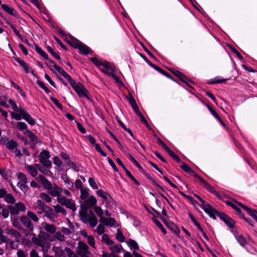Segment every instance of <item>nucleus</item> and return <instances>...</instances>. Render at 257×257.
<instances>
[{"label": "nucleus", "instance_id": "1", "mask_svg": "<svg viewBox=\"0 0 257 257\" xmlns=\"http://www.w3.org/2000/svg\"><path fill=\"white\" fill-rule=\"evenodd\" d=\"M90 61L94 65L98 67L102 72L107 75L110 78L115 81L120 80V71L114 64L107 61L101 62L95 57L91 58Z\"/></svg>", "mask_w": 257, "mask_h": 257}, {"label": "nucleus", "instance_id": "2", "mask_svg": "<svg viewBox=\"0 0 257 257\" xmlns=\"http://www.w3.org/2000/svg\"><path fill=\"white\" fill-rule=\"evenodd\" d=\"M79 216L80 219L84 223H89V225L92 227H95L97 224V219L92 210H89L88 211V209H86V214L82 215L83 217H82L81 215L80 211L79 212Z\"/></svg>", "mask_w": 257, "mask_h": 257}, {"label": "nucleus", "instance_id": "3", "mask_svg": "<svg viewBox=\"0 0 257 257\" xmlns=\"http://www.w3.org/2000/svg\"><path fill=\"white\" fill-rule=\"evenodd\" d=\"M74 88L75 92L80 97H85L87 99L90 100L88 94V91L79 82L77 81H68Z\"/></svg>", "mask_w": 257, "mask_h": 257}, {"label": "nucleus", "instance_id": "4", "mask_svg": "<svg viewBox=\"0 0 257 257\" xmlns=\"http://www.w3.org/2000/svg\"><path fill=\"white\" fill-rule=\"evenodd\" d=\"M97 200L95 197L92 195L90 196L87 199L83 201V203L80 205V213L82 215L86 214V210L89 208H92L96 204Z\"/></svg>", "mask_w": 257, "mask_h": 257}, {"label": "nucleus", "instance_id": "5", "mask_svg": "<svg viewBox=\"0 0 257 257\" xmlns=\"http://www.w3.org/2000/svg\"><path fill=\"white\" fill-rule=\"evenodd\" d=\"M57 201L62 205L65 206L67 208L71 209L73 211L76 210L74 202L72 201V199H66L65 196L62 195L58 196Z\"/></svg>", "mask_w": 257, "mask_h": 257}, {"label": "nucleus", "instance_id": "6", "mask_svg": "<svg viewBox=\"0 0 257 257\" xmlns=\"http://www.w3.org/2000/svg\"><path fill=\"white\" fill-rule=\"evenodd\" d=\"M47 66L52 70H53V68H54L60 75L66 79L67 80H72L70 75H69L61 67L57 65L53 60H50L49 63H47Z\"/></svg>", "mask_w": 257, "mask_h": 257}, {"label": "nucleus", "instance_id": "7", "mask_svg": "<svg viewBox=\"0 0 257 257\" xmlns=\"http://www.w3.org/2000/svg\"><path fill=\"white\" fill-rule=\"evenodd\" d=\"M88 248V246L85 242L79 241L76 253L81 257H88L89 255L91 254Z\"/></svg>", "mask_w": 257, "mask_h": 257}, {"label": "nucleus", "instance_id": "8", "mask_svg": "<svg viewBox=\"0 0 257 257\" xmlns=\"http://www.w3.org/2000/svg\"><path fill=\"white\" fill-rule=\"evenodd\" d=\"M64 41L74 49H78L82 43L71 35H69L68 37L64 38Z\"/></svg>", "mask_w": 257, "mask_h": 257}, {"label": "nucleus", "instance_id": "9", "mask_svg": "<svg viewBox=\"0 0 257 257\" xmlns=\"http://www.w3.org/2000/svg\"><path fill=\"white\" fill-rule=\"evenodd\" d=\"M233 201L235 202L239 206L241 207L244 210H245L248 214L251 216L253 219H254L257 222V211L252 209L249 207H248L246 205L242 204L241 203L237 201L236 200H235L234 199H232Z\"/></svg>", "mask_w": 257, "mask_h": 257}, {"label": "nucleus", "instance_id": "10", "mask_svg": "<svg viewBox=\"0 0 257 257\" xmlns=\"http://www.w3.org/2000/svg\"><path fill=\"white\" fill-rule=\"evenodd\" d=\"M14 59L15 61L18 62L20 65L24 68L26 73H31L36 77V78H37V75L34 73V71L32 69L29 68L28 65L24 60H22L18 57H14Z\"/></svg>", "mask_w": 257, "mask_h": 257}, {"label": "nucleus", "instance_id": "11", "mask_svg": "<svg viewBox=\"0 0 257 257\" xmlns=\"http://www.w3.org/2000/svg\"><path fill=\"white\" fill-rule=\"evenodd\" d=\"M204 207L205 208L203 209L204 211L207 213L210 217L213 219H216V215L218 216L219 212L216 209L213 208L210 204L205 205Z\"/></svg>", "mask_w": 257, "mask_h": 257}, {"label": "nucleus", "instance_id": "12", "mask_svg": "<svg viewBox=\"0 0 257 257\" xmlns=\"http://www.w3.org/2000/svg\"><path fill=\"white\" fill-rule=\"evenodd\" d=\"M19 113L22 117L30 125H34L36 123L35 120L23 108H20L19 110Z\"/></svg>", "mask_w": 257, "mask_h": 257}, {"label": "nucleus", "instance_id": "13", "mask_svg": "<svg viewBox=\"0 0 257 257\" xmlns=\"http://www.w3.org/2000/svg\"><path fill=\"white\" fill-rule=\"evenodd\" d=\"M36 179L41 183L46 189L48 190L52 189V185L51 182L49 181L43 175H39L36 178Z\"/></svg>", "mask_w": 257, "mask_h": 257}, {"label": "nucleus", "instance_id": "14", "mask_svg": "<svg viewBox=\"0 0 257 257\" xmlns=\"http://www.w3.org/2000/svg\"><path fill=\"white\" fill-rule=\"evenodd\" d=\"M78 49L79 50V53L83 55L92 54L93 53L92 50L83 43H81Z\"/></svg>", "mask_w": 257, "mask_h": 257}, {"label": "nucleus", "instance_id": "15", "mask_svg": "<svg viewBox=\"0 0 257 257\" xmlns=\"http://www.w3.org/2000/svg\"><path fill=\"white\" fill-rule=\"evenodd\" d=\"M21 221L26 227L29 228L31 231L33 230L34 227L31 221L28 217L24 215L22 216L21 217Z\"/></svg>", "mask_w": 257, "mask_h": 257}, {"label": "nucleus", "instance_id": "16", "mask_svg": "<svg viewBox=\"0 0 257 257\" xmlns=\"http://www.w3.org/2000/svg\"><path fill=\"white\" fill-rule=\"evenodd\" d=\"M170 71L175 75L179 80H191L185 74L175 69H170Z\"/></svg>", "mask_w": 257, "mask_h": 257}, {"label": "nucleus", "instance_id": "17", "mask_svg": "<svg viewBox=\"0 0 257 257\" xmlns=\"http://www.w3.org/2000/svg\"><path fill=\"white\" fill-rule=\"evenodd\" d=\"M52 250L55 253V257H67L66 250H63L60 247L54 246L52 247Z\"/></svg>", "mask_w": 257, "mask_h": 257}, {"label": "nucleus", "instance_id": "18", "mask_svg": "<svg viewBox=\"0 0 257 257\" xmlns=\"http://www.w3.org/2000/svg\"><path fill=\"white\" fill-rule=\"evenodd\" d=\"M2 9L7 13L11 15L14 16L15 17H18L19 15L17 11L13 9V8L10 7L9 6L6 5V4H2Z\"/></svg>", "mask_w": 257, "mask_h": 257}, {"label": "nucleus", "instance_id": "19", "mask_svg": "<svg viewBox=\"0 0 257 257\" xmlns=\"http://www.w3.org/2000/svg\"><path fill=\"white\" fill-rule=\"evenodd\" d=\"M35 50L36 52L38 53V54H39L41 56L43 57L45 60H47L48 61V62L46 63L47 64V63H49V60L51 59L49 58L48 55L37 45L35 44Z\"/></svg>", "mask_w": 257, "mask_h": 257}, {"label": "nucleus", "instance_id": "20", "mask_svg": "<svg viewBox=\"0 0 257 257\" xmlns=\"http://www.w3.org/2000/svg\"><path fill=\"white\" fill-rule=\"evenodd\" d=\"M180 167L186 173H190L191 175H193L196 178L198 176L194 171H193L187 164L184 162H181Z\"/></svg>", "mask_w": 257, "mask_h": 257}, {"label": "nucleus", "instance_id": "21", "mask_svg": "<svg viewBox=\"0 0 257 257\" xmlns=\"http://www.w3.org/2000/svg\"><path fill=\"white\" fill-rule=\"evenodd\" d=\"M43 226L46 231L51 234H53L55 232H56V227L54 225L50 224L47 223H44L43 224Z\"/></svg>", "mask_w": 257, "mask_h": 257}, {"label": "nucleus", "instance_id": "22", "mask_svg": "<svg viewBox=\"0 0 257 257\" xmlns=\"http://www.w3.org/2000/svg\"><path fill=\"white\" fill-rule=\"evenodd\" d=\"M167 227L169 229L174 232L177 236H180V229L176 224L171 222L170 223H168V224H167Z\"/></svg>", "mask_w": 257, "mask_h": 257}, {"label": "nucleus", "instance_id": "23", "mask_svg": "<svg viewBox=\"0 0 257 257\" xmlns=\"http://www.w3.org/2000/svg\"><path fill=\"white\" fill-rule=\"evenodd\" d=\"M152 68H153L154 69H155L156 71H157L162 75L166 76L168 78L172 79V80H175L174 79L172 78L171 76L167 72L165 71L161 67H159L158 66L154 65Z\"/></svg>", "mask_w": 257, "mask_h": 257}, {"label": "nucleus", "instance_id": "24", "mask_svg": "<svg viewBox=\"0 0 257 257\" xmlns=\"http://www.w3.org/2000/svg\"><path fill=\"white\" fill-rule=\"evenodd\" d=\"M24 134L29 137L31 143H38L37 137L33 133H32L30 131L26 130L24 132Z\"/></svg>", "mask_w": 257, "mask_h": 257}, {"label": "nucleus", "instance_id": "25", "mask_svg": "<svg viewBox=\"0 0 257 257\" xmlns=\"http://www.w3.org/2000/svg\"><path fill=\"white\" fill-rule=\"evenodd\" d=\"M97 194L99 195L100 197H101L102 198L105 200V201L106 202L107 204H109V203L108 202L107 199H108V196L111 198L110 195L108 194L106 192H105L103 191L102 190H99L97 191Z\"/></svg>", "mask_w": 257, "mask_h": 257}, {"label": "nucleus", "instance_id": "26", "mask_svg": "<svg viewBox=\"0 0 257 257\" xmlns=\"http://www.w3.org/2000/svg\"><path fill=\"white\" fill-rule=\"evenodd\" d=\"M42 210L45 213V216L47 217L50 218L51 216L54 215L53 209L48 205L45 206Z\"/></svg>", "mask_w": 257, "mask_h": 257}, {"label": "nucleus", "instance_id": "27", "mask_svg": "<svg viewBox=\"0 0 257 257\" xmlns=\"http://www.w3.org/2000/svg\"><path fill=\"white\" fill-rule=\"evenodd\" d=\"M128 155L130 160L138 167L140 172L144 175L146 174V171L139 164L137 161L131 154H129Z\"/></svg>", "mask_w": 257, "mask_h": 257}, {"label": "nucleus", "instance_id": "28", "mask_svg": "<svg viewBox=\"0 0 257 257\" xmlns=\"http://www.w3.org/2000/svg\"><path fill=\"white\" fill-rule=\"evenodd\" d=\"M29 173L33 177H35L38 174L37 169L32 165H29L26 167Z\"/></svg>", "mask_w": 257, "mask_h": 257}, {"label": "nucleus", "instance_id": "29", "mask_svg": "<svg viewBox=\"0 0 257 257\" xmlns=\"http://www.w3.org/2000/svg\"><path fill=\"white\" fill-rule=\"evenodd\" d=\"M48 159V158H46L45 157H40L39 161L43 164V165L47 168H49L51 166L52 163Z\"/></svg>", "mask_w": 257, "mask_h": 257}, {"label": "nucleus", "instance_id": "30", "mask_svg": "<svg viewBox=\"0 0 257 257\" xmlns=\"http://www.w3.org/2000/svg\"><path fill=\"white\" fill-rule=\"evenodd\" d=\"M235 238L241 246L244 247L246 244V239L242 235H236Z\"/></svg>", "mask_w": 257, "mask_h": 257}, {"label": "nucleus", "instance_id": "31", "mask_svg": "<svg viewBox=\"0 0 257 257\" xmlns=\"http://www.w3.org/2000/svg\"><path fill=\"white\" fill-rule=\"evenodd\" d=\"M47 51L57 60H61V57L58 53H57L54 51V50L50 47L47 46L46 47Z\"/></svg>", "mask_w": 257, "mask_h": 257}, {"label": "nucleus", "instance_id": "32", "mask_svg": "<svg viewBox=\"0 0 257 257\" xmlns=\"http://www.w3.org/2000/svg\"><path fill=\"white\" fill-rule=\"evenodd\" d=\"M167 153L174 160L176 161L178 163H181V161L180 158L171 149L167 152Z\"/></svg>", "mask_w": 257, "mask_h": 257}, {"label": "nucleus", "instance_id": "33", "mask_svg": "<svg viewBox=\"0 0 257 257\" xmlns=\"http://www.w3.org/2000/svg\"><path fill=\"white\" fill-rule=\"evenodd\" d=\"M208 108L212 114L221 123L222 125L224 126H225V124L224 123V122L222 121V120L221 119L220 116L218 115V114L216 113V112L210 106H208Z\"/></svg>", "mask_w": 257, "mask_h": 257}, {"label": "nucleus", "instance_id": "34", "mask_svg": "<svg viewBox=\"0 0 257 257\" xmlns=\"http://www.w3.org/2000/svg\"><path fill=\"white\" fill-rule=\"evenodd\" d=\"M109 249L113 252L119 253L123 249L122 246L120 244H116L112 245L109 247Z\"/></svg>", "mask_w": 257, "mask_h": 257}, {"label": "nucleus", "instance_id": "35", "mask_svg": "<svg viewBox=\"0 0 257 257\" xmlns=\"http://www.w3.org/2000/svg\"><path fill=\"white\" fill-rule=\"evenodd\" d=\"M4 200L6 202L10 204H14L15 202L14 197L11 194H7L5 197Z\"/></svg>", "mask_w": 257, "mask_h": 257}, {"label": "nucleus", "instance_id": "36", "mask_svg": "<svg viewBox=\"0 0 257 257\" xmlns=\"http://www.w3.org/2000/svg\"><path fill=\"white\" fill-rule=\"evenodd\" d=\"M62 179L64 180L65 183L68 184V185L69 186V189H71L73 187V183L71 181L70 179L68 177H67L66 175L62 176Z\"/></svg>", "mask_w": 257, "mask_h": 257}, {"label": "nucleus", "instance_id": "37", "mask_svg": "<svg viewBox=\"0 0 257 257\" xmlns=\"http://www.w3.org/2000/svg\"><path fill=\"white\" fill-rule=\"evenodd\" d=\"M153 220L154 223L158 226V227L159 228L162 230V231L164 234H166V231L165 229L164 228L163 225L160 223V222L155 217H153Z\"/></svg>", "mask_w": 257, "mask_h": 257}, {"label": "nucleus", "instance_id": "38", "mask_svg": "<svg viewBox=\"0 0 257 257\" xmlns=\"http://www.w3.org/2000/svg\"><path fill=\"white\" fill-rule=\"evenodd\" d=\"M17 146V143L16 141L11 140L7 143V147L9 150H13Z\"/></svg>", "mask_w": 257, "mask_h": 257}, {"label": "nucleus", "instance_id": "39", "mask_svg": "<svg viewBox=\"0 0 257 257\" xmlns=\"http://www.w3.org/2000/svg\"><path fill=\"white\" fill-rule=\"evenodd\" d=\"M116 238L120 242H122L124 241L125 237L123 235L121 231L118 229L116 234Z\"/></svg>", "mask_w": 257, "mask_h": 257}, {"label": "nucleus", "instance_id": "40", "mask_svg": "<svg viewBox=\"0 0 257 257\" xmlns=\"http://www.w3.org/2000/svg\"><path fill=\"white\" fill-rule=\"evenodd\" d=\"M6 23L11 27V28L13 30V32L15 33L19 38L21 37L22 35L20 34L16 28L11 23H10L9 21L6 20Z\"/></svg>", "mask_w": 257, "mask_h": 257}, {"label": "nucleus", "instance_id": "41", "mask_svg": "<svg viewBox=\"0 0 257 257\" xmlns=\"http://www.w3.org/2000/svg\"><path fill=\"white\" fill-rule=\"evenodd\" d=\"M66 163L68 166L72 168L75 171L78 172L79 171L78 167L73 162L71 161L70 159L66 162Z\"/></svg>", "mask_w": 257, "mask_h": 257}, {"label": "nucleus", "instance_id": "42", "mask_svg": "<svg viewBox=\"0 0 257 257\" xmlns=\"http://www.w3.org/2000/svg\"><path fill=\"white\" fill-rule=\"evenodd\" d=\"M128 245L131 249H139V247L137 242L133 239H131L128 242Z\"/></svg>", "mask_w": 257, "mask_h": 257}, {"label": "nucleus", "instance_id": "43", "mask_svg": "<svg viewBox=\"0 0 257 257\" xmlns=\"http://www.w3.org/2000/svg\"><path fill=\"white\" fill-rule=\"evenodd\" d=\"M54 207L57 213L61 212L64 215H66L67 212H66L65 209L64 208L60 206L59 205H58V204L54 206Z\"/></svg>", "mask_w": 257, "mask_h": 257}, {"label": "nucleus", "instance_id": "44", "mask_svg": "<svg viewBox=\"0 0 257 257\" xmlns=\"http://www.w3.org/2000/svg\"><path fill=\"white\" fill-rule=\"evenodd\" d=\"M145 175L150 180H151L153 183L154 184V185H156V186H157L159 188V190L160 191H162L163 192H165V190L164 189L161 187V186H160L157 183V182L151 177V176L147 174V173H146V174H145Z\"/></svg>", "mask_w": 257, "mask_h": 257}, {"label": "nucleus", "instance_id": "45", "mask_svg": "<svg viewBox=\"0 0 257 257\" xmlns=\"http://www.w3.org/2000/svg\"><path fill=\"white\" fill-rule=\"evenodd\" d=\"M8 209H9L10 212L12 215H17L19 213V211L18 210L15 206L9 205Z\"/></svg>", "mask_w": 257, "mask_h": 257}, {"label": "nucleus", "instance_id": "46", "mask_svg": "<svg viewBox=\"0 0 257 257\" xmlns=\"http://www.w3.org/2000/svg\"><path fill=\"white\" fill-rule=\"evenodd\" d=\"M17 126L19 130L23 131L27 130V125L25 122H18Z\"/></svg>", "mask_w": 257, "mask_h": 257}, {"label": "nucleus", "instance_id": "47", "mask_svg": "<svg viewBox=\"0 0 257 257\" xmlns=\"http://www.w3.org/2000/svg\"><path fill=\"white\" fill-rule=\"evenodd\" d=\"M189 217L191 219V220L192 221V222L194 223V224L196 225V226L198 228L200 231H203V229L200 226V225L197 222L195 218L193 217V216L191 214H189Z\"/></svg>", "mask_w": 257, "mask_h": 257}, {"label": "nucleus", "instance_id": "48", "mask_svg": "<svg viewBox=\"0 0 257 257\" xmlns=\"http://www.w3.org/2000/svg\"><path fill=\"white\" fill-rule=\"evenodd\" d=\"M13 225L18 229H21V224L18 219L15 216L12 217Z\"/></svg>", "mask_w": 257, "mask_h": 257}, {"label": "nucleus", "instance_id": "49", "mask_svg": "<svg viewBox=\"0 0 257 257\" xmlns=\"http://www.w3.org/2000/svg\"><path fill=\"white\" fill-rule=\"evenodd\" d=\"M158 143L162 146V148L167 153L170 149L158 137H157Z\"/></svg>", "mask_w": 257, "mask_h": 257}, {"label": "nucleus", "instance_id": "50", "mask_svg": "<svg viewBox=\"0 0 257 257\" xmlns=\"http://www.w3.org/2000/svg\"><path fill=\"white\" fill-rule=\"evenodd\" d=\"M17 186L25 194L28 190V189H29L28 186L27 185H25V184H24V183L23 184L22 183L18 182L17 184Z\"/></svg>", "mask_w": 257, "mask_h": 257}, {"label": "nucleus", "instance_id": "51", "mask_svg": "<svg viewBox=\"0 0 257 257\" xmlns=\"http://www.w3.org/2000/svg\"><path fill=\"white\" fill-rule=\"evenodd\" d=\"M200 182L201 185L206 189L207 188L209 187L210 185L207 183L204 180H203L201 177L198 176L196 178Z\"/></svg>", "mask_w": 257, "mask_h": 257}, {"label": "nucleus", "instance_id": "52", "mask_svg": "<svg viewBox=\"0 0 257 257\" xmlns=\"http://www.w3.org/2000/svg\"><path fill=\"white\" fill-rule=\"evenodd\" d=\"M18 178L22 181L24 184L27 182V177L25 174L23 173H18L17 174Z\"/></svg>", "mask_w": 257, "mask_h": 257}, {"label": "nucleus", "instance_id": "53", "mask_svg": "<svg viewBox=\"0 0 257 257\" xmlns=\"http://www.w3.org/2000/svg\"><path fill=\"white\" fill-rule=\"evenodd\" d=\"M225 203L234 209L237 212V213H241V210L231 202L229 201H226Z\"/></svg>", "mask_w": 257, "mask_h": 257}, {"label": "nucleus", "instance_id": "54", "mask_svg": "<svg viewBox=\"0 0 257 257\" xmlns=\"http://www.w3.org/2000/svg\"><path fill=\"white\" fill-rule=\"evenodd\" d=\"M65 250L68 257H79L69 247H66Z\"/></svg>", "mask_w": 257, "mask_h": 257}, {"label": "nucleus", "instance_id": "55", "mask_svg": "<svg viewBox=\"0 0 257 257\" xmlns=\"http://www.w3.org/2000/svg\"><path fill=\"white\" fill-rule=\"evenodd\" d=\"M94 210L97 216L99 217H101L103 214V211L101 208L99 206H95L94 207Z\"/></svg>", "mask_w": 257, "mask_h": 257}, {"label": "nucleus", "instance_id": "56", "mask_svg": "<svg viewBox=\"0 0 257 257\" xmlns=\"http://www.w3.org/2000/svg\"><path fill=\"white\" fill-rule=\"evenodd\" d=\"M126 175L138 186L140 185V182L137 180L132 175L131 173L127 170L125 172Z\"/></svg>", "mask_w": 257, "mask_h": 257}, {"label": "nucleus", "instance_id": "57", "mask_svg": "<svg viewBox=\"0 0 257 257\" xmlns=\"http://www.w3.org/2000/svg\"><path fill=\"white\" fill-rule=\"evenodd\" d=\"M27 215L29 218L32 219L34 221H38V217L33 212L31 211H28L27 213Z\"/></svg>", "mask_w": 257, "mask_h": 257}, {"label": "nucleus", "instance_id": "58", "mask_svg": "<svg viewBox=\"0 0 257 257\" xmlns=\"http://www.w3.org/2000/svg\"><path fill=\"white\" fill-rule=\"evenodd\" d=\"M40 197L47 202H50L51 201V198L45 193H41Z\"/></svg>", "mask_w": 257, "mask_h": 257}, {"label": "nucleus", "instance_id": "59", "mask_svg": "<svg viewBox=\"0 0 257 257\" xmlns=\"http://www.w3.org/2000/svg\"><path fill=\"white\" fill-rule=\"evenodd\" d=\"M16 207L17 208L18 210L20 212L21 211H24L26 210V207L24 205V204L22 203L19 202L15 204V205Z\"/></svg>", "mask_w": 257, "mask_h": 257}, {"label": "nucleus", "instance_id": "60", "mask_svg": "<svg viewBox=\"0 0 257 257\" xmlns=\"http://www.w3.org/2000/svg\"><path fill=\"white\" fill-rule=\"evenodd\" d=\"M89 195V193L88 191L84 189H81V195H80V198L82 200H85L87 199Z\"/></svg>", "mask_w": 257, "mask_h": 257}, {"label": "nucleus", "instance_id": "61", "mask_svg": "<svg viewBox=\"0 0 257 257\" xmlns=\"http://www.w3.org/2000/svg\"><path fill=\"white\" fill-rule=\"evenodd\" d=\"M7 233L15 236L16 237H19L20 236V232H19L17 230L13 229L8 230Z\"/></svg>", "mask_w": 257, "mask_h": 257}, {"label": "nucleus", "instance_id": "62", "mask_svg": "<svg viewBox=\"0 0 257 257\" xmlns=\"http://www.w3.org/2000/svg\"><path fill=\"white\" fill-rule=\"evenodd\" d=\"M225 221L226 222H224V223L228 226L230 228H233L234 227L235 221L232 218L229 217V219H227Z\"/></svg>", "mask_w": 257, "mask_h": 257}, {"label": "nucleus", "instance_id": "63", "mask_svg": "<svg viewBox=\"0 0 257 257\" xmlns=\"http://www.w3.org/2000/svg\"><path fill=\"white\" fill-rule=\"evenodd\" d=\"M55 237L59 241H63L65 240V236L64 235L61 233V232L57 231L55 232Z\"/></svg>", "mask_w": 257, "mask_h": 257}, {"label": "nucleus", "instance_id": "64", "mask_svg": "<svg viewBox=\"0 0 257 257\" xmlns=\"http://www.w3.org/2000/svg\"><path fill=\"white\" fill-rule=\"evenodd\" d=\"M218 216L219 217L220 219L223 221L224 222H226L225 220H226L227 219H229V217L222 212H219L218 214Z\"/></svg>", "mask_w": 257, "mask_h": 257}]
</instances>
